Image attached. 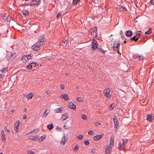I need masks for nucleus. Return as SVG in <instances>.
<instances>
[{
  "label": "nucleus",
  "mask_w": 154,
  "mask_h": 154,
  "mask_svg": "<svg viewBox=\"0 0 154 154\" xmlns=\"http://www.w3.org/2000/svg\"><path fill=\"white\" fill-rule=\"evenodd\" d=\"M16 56V52L15 51L12 50H9L7 51L6 58L9 61H11L14 60Z\"/></svg>",
  "instance_id": "1"
},
{
  "label": "nucleus",
  "mask_w": 154,
  "mask_h": 154,
  "mask_svg": "<svg viewBox=\"0 0 154 154\" xmlns=\"http://www.w3.org/2000/svg\"><path fill=\"white\" fill-rule=\"evenodd\" d=\"M41 0H32L30 6L32 7V8H34L38 6Z\"/></svg>",
  "instance_id": "2"
},
{
  "label": "nucleus",
  "mask_w": 154,
  "mask_h": 154,
  "mask_svg": "<svg viewBox=\"0 0 154 154\" xmlns=\"http://www.w3.org/2000/svg\"><path fill=\"white\" fill-rule=\"evenodd\" d=\"M97 28L96 27L91 28L90 31V32L92 35L94 37H96L97 36Z\"/></svg>",
  "instance_id": "3"
},
{
  "label": "nucleus",
  "mask_w": 154,
  "mask_h": 154,
  "mask_svg": "<svg viewBox=\"0 0 154 154\" xmlns=\"http://www.w3.org/2000/svg\"><path fill=\"white\" fill-rule=\"evenodd\" d=\"M128 141V140L127 139H125V140L123 139L121 141H120V143L119 144L120 149H121V148H122V149H123L124 148Z\"/></svg>",
  "instance_id": "4"
},
{
  "label": "nucleus",
  "mask_w": 154,
  "mask_h": 154,
  "mask_svg": "<svg viewBox=\"0 0 154 154\" xmlns=\"http://www.w3.org/2000/svg\"><path fill=\"white\" fill-rule=\"evenodd\" d=\"M45 43V42L39 41L35 44L34 45L32 46L31 48H39L41 45H42Z\"/></svg>",
  "instance_id": "5"
},
{
  "label": "nucleus",
  "mask_w": 154,
  "mask_h": 154,
  "mask_svg": "<svg viewBox=\"0 0 154 154\" xmlns=\"http://www.w3.org/2000/svg\"><path fill=\"white\" fill-rule=\"evenodd\" d=\"M109 89H105L103 91L104 96L107 97L109 98L111 97V96L110 94L109 93Z\"/></svg>",
  "instance_id": "6"
},
{
  "label": "nucleus",
  "mask_w": 154,
  "mask_h": 154,
  "mask_svg": "<svg viewBox=\"0 0 154 154\" xmlns=\"http://www.w3.org/2000/svg\"><path fill=\"white\" fill-rule=\"evenodd\" d=\"M120 45V43L119 41V40H116L115 41L113 44L112 48H118V47H119V46Z\"/></svg>",
  "instance_id": "7"
},
{
  "label": "nucleus",
  "mask_w": 154,
  "mask_h": 154,
  "mask_svg": "<svg viewBox=\"0 0 154 154\" xmlns=\"http://www.w3.org/2000/svg\"><path fill=\"white\" fill-rule=\"evenodd\" d=\"M92 47L91 48H98L97 42L95 39H93L92 42Z\"/></svg>",
  "instance_id": "8"
},
{
  "label": "nucleus",
  "mask_w": 154,
  "mask_h": 154,
  "mask_svg": "<svg viewBox=\"0 0 154 154\" xmlns=\"http://www.w3.org/2000/svg\"><path fill=\"white\" fill-rule=\"evenodd\" d=\"M112 147L111 146L108 145L105 149V153L106 154H109L111 151Z\"/></svg>",
  "instance_id": "9"
},
{
  "label": "nucleus",
  "mask_w": 154,
  "mask_h": 154,
  "mask_svg": "<svg viewBox=\"0 0 154 154\" xmlns=\"http://www.w3.org/2000/svg\"><path fill=\"white\" fill-rule=\"evenodd\" d=\"M67 140V138L66 137V136L64 135L62 138L61 144L63 145H64L65 143L66 142Z\"/></svg>",
  "instance_id": "10"
},
{
  "label": "nucleus",
  "mask_w": 154,
  "mask_h": 154,
  "mask_svg": "<svg viewBox=\"0 0 154 154\" xmlns=\"http://www.w3.org/2000/svg\"><path fill=\"white\" fill-rule=\"evenodd\" d=\"M39 138V136H29L28 137V138L30 140H38Z\"/></svg>",
  "instance_id": "11"
},
{
  "label": "nucleus",
  "mask_w": 154,
  "mask_h": 154,
  "mask_svg": "<svg viewBox=\"0 0 154 154\" xmlns=\"http://www.w3.org/2000/svg\"><path fill=\"white\" fill-rule=\"evenodd\" d=\"M68 107L73 110H75L76 108V105L72 102L69 103Z\"/></svg>",
  "instance_id": "12"
},
{
  "label": "nucleus",
  "mask_w": 154,
  "mask_h": 154,
  "mask_svg": "<svg viewBox=\"0 0 154 154\" xmlns=\"http://www.w3.org/2000/svg\"><path fill=\"white\" fill-rule=\"evenodd\" d=\"M60 97L61 98H63L66 101L68 100L69 99V98L68 95L65 94H62L61 95Z\"/></svg>",
  "instance_id": "13"
},
{
  "label": "nucleus",
  "mask_w": 154,
  "mask_h": 154,
  "mask_svg": "<svg viewBox=\"0 0 154 154\" xmlns=\"http://www.w3.org/2000/svg\"><path fill=\"white\" fill-rule=\"evenodd\" d=\"M45 36L44 35H42L39 36L38 37V39L39 41L41 42H45Z\"/></svg>",
  "instance_id": "14"
},
{
  "label": "nucleus",
  "mask_w": 154,
  "mask_h": 154,
  "mask_svg": "<svg viewBox=\"0 0 154 154\" xmlns=\"http://www.w3.org/2000/svg\"><path fill=\"white\" fill-rule=\"evenodd\" d=\"M20 123L19 121H16L15 125V128L14 130L16 132H17L18 130V128L20 125Z\"/></svg>",
  "instance_id": "15"
},
{
  "label": "nucleus",
  "mask_w": 154,
  "mask_h": 154,
  "mask_svg": "<svg viewBox=\"0 0 154 154\" xmlns=\"http://www.w3.org/2000/svg\"><path fill=\"white\" fill-rule=\"evenodd\" d=\"M113 121L115 124V127H116L119 125V122L117 117L115 116L113 118Z\"/></svg>",
  "instance_id": "16"
},
{
  "label": "nucleus",
  "mask_w": 154,
  "mask_h": 154,
  "mask_svg": "<svg viewBox=\"0 0 154 154\" xmlns=\"http://www.w3.org/2000/svg\"><path fill=\"white\" fill-rule=\"evenodd\" d=\"M146 118L147 120L152 122V120L154 118V116L152 115L148 114L146 117Z\"/></svg>",
  "instance_id": "17"
},
{
  "label": "nucleus",
  "mask_w": 154,
  "mask_h": 154,
  "mask_svg": "<svg viewBox=\"0 0 154 154\" xmlns=\"http://www.w3.org/2000/svg\"><path fill=\"white\" fill-rule=\"evenodd\" d=\"M1 16L3 19L5 21H7V18L8 16V14H7L4 13L2 14Z\"/></svg>",
  "instance_id": "18"
},
{
  "label": "nucleus",
  "mask_w": 154,
  "mask_h": 154,
  "mask_svg": "<svg viewBox=\"0 0 154 154\" xmlns=\"http://www.w3.org/2000/svg\"><path fill=\"white\" fill-rule=\"evenodd\" d=\"M67 40L66 39H63L62 42L60 43V46H61L62 45V47H65L67 45Z\"/></svg>",
  "instance_id": "19"
},
{
  "label": "nucleus",
  "mask_w": 154,
  "mask_h": 154,
  "mask_svg": "<svg viewBox=\"0 0 154 154\" xmlns=\"http://www.w3.org/2000/svg\"><path fill=\"white\" fill-rule=\"evenodd\" d=\"M103 136V135L100 134L97 135L94 137V140H97L101 138Z\"/></svg>",
  "instance_id": "20"
},
{
  "label": "nucleus",
  "mask_w": 154,
  "mask_h": 154,
  "mask_svg": "<svg viewBox=\"0 0 154 154\" xmlns=\"http://www.w3.org/2000/svg\"><path fill=\"white\" fill-rule=\"evenodd\" d=\"M50 112V110L49 109H47L45 110V112L42 115L43 117H45Z\"/></svg>",
  "instance_id": "21"
},
{
  "label": "nucleus",
  "mask_w": 154,
  "mask_h": 154,
  "mask_svg": "<svg viewBox=\"0 0 154 154\" xmlns=\"http://www.w3.org/2000/svg\"><path fill=\"white\" fill-rule=\"evenodd\" d=\"M125 35L127 36H130L132 34V32L131 30H128L125 33Z\"/></svg>",
  "instance_id": "22"
},
{
  "label": "nucleus",
  "mask_w": 154,
  "mask_h": 154,
  "mask_svg": "<svg viewBox=\"0 0 154 154\" xmlns=\"http://www.w3.org/2000/svg\"><path fill=\"white\" fill-rule=\"evenodd\" d=\"M68 116V115L67 113H64L61 117V118L63 120V121L67 118Z\"/></svg>",
  "instance_id": "23"
},
{
  "label": "nucleus",
  "mask_w": 154,
  "mask_h": 154,
  "mask_svg": "<svg viewBox=\"0 0 154 154\" xmlns=\"http://www.w3.org/2000/svg\"><path fill=\"white\" fill-rule=\"evenodd\" d=\"M63 109V107H61L59 108H57L54 110V112L56 113H59L61 111H62Z\"/></svg>",
  "instance_id": "24"
},
{
  "label": "nucleus",
  "mask_w": 154,
  "mask_h": 154,
  "mask_svg": "<svg viewBox=\"0 0 154 154\" xmlns=\"http://www.w3.org/2000/svg\"><path fill=\"white\" fill-rule=\"evenodd\" d=\"M1 137L2 139L3 140L6 139L5 133L3 130H2L1 131Z\"/></svg>",
  "instance_id": "25"
},
{
  "label": "nucleus",
  "mask_w": 154,
  "mask_h": 154,
  "mask_svg": "<svg viewBox=\"0 0 154 154\" xmlns=\"http://www.w3.org/2000/svg\"><path fill=\"white\" fill-rule=\"evenodd\" d=\"M117 8L118 10H119V11H123L124 9H125V8L124 7H122L119 5L118 6Z\"/></svg>",
  "instance_id": "26"
},
{
  "label": "nucleus",
  "mask_w": 154,
  "mask_h": 154,
  "mask_svg": "<svg viewBox=\"0 0 154 154\" xmlns=\"http://www.w3.org/2000/svg\"><path fill=\"white\" fill-rule=\"evenodd\" d=\"M32 64H34V62H32L29 65H27L26 68L28 69H30L32 68Z\"/></svg>",
  "instance_id": "27"
},
{
  "label": "nucleus",
  "mask_w": 154,
  "mask_h": 154,
  "mask_svg": "<svg viewBox=\"0 0 154 154\" xmlns=\"http://www.w3.org/2000/svg\"><path fill=\"white\" fill-rule=\"evenodd\" d=\"M22 60L24 63L29 61L27 59V57L26 56H24L22 57Z\"/></svg>",
  "instance_id": "28"
},
{
  "label": "nucleus",
  "mask_w": 154,
  "mask_h": 154,
  "mask_svg": "<svg viewBox=\"0 0 154 154\" xmlns=\"http://www.w3.org/2000/svg\"><path fill=\"white\" fill-rule=\"evenodd\" d=\"M114 138L112 137H111L110 141V144L109 145H110V146H113L114 145Z\"/></svg>",
  "instance_id": "29"
},
{
  "label": "nucleus",
  "mask_w": 154,
  "mask_h": 154,
  "mask_svg": "<svg viewBox=\"0 0 154 154\" xmlns=\"http://www.w3.org/2000/svg\"><path fill=\"white\" fill-rule=\"evenodd\" d=\"M138 38L139 37H137L136 38V37L135 36V35H134V36L133 37L130 38L129 40L130 41V40H131L132 41H134L135 42H136L138 40Z\"/></svg>",
  "instance_id": "30"
},
{
  "label": "nucleus",
  "mask_w": 154,
  "mask_h": 154,
  "mask_svg": "<svg viewBox=\"0 0 154 154\" xmlns=\"http://www.w3.org/2000/svg\"><path fill=\"white\" fill-rule=\"evenodd\" d=\"M47 127L49 130H51L54 128L53 124L51 123V124L48 125L47 126Z\"/></svg>",
  "instance_id": "31"
},
{
  "label": "nucleus",
  "mask_w": 154,
  "mask_h": 154,
  "mask_svg": "<svg viewBox=\"0 0 154 154\" xmlns=\"http://www.w3.org/2000/svg\"><path fill=\"white\" fill-rule=\"evenodd\" d=\"M23 14L25 15H27L29 14V12L26 10H23L22 11Z\"/></svg>",
  "instance_id": "32"
},
{
  "label": "nucleus",
  "mask_w": 154,
  "mask_h": 154,
  "mask_svg": "<svg viewBox=\"0 0 154 154\" xmlns=\"http://www.w3.org/2000/svg\"><path fill=\"white\" fill-rule=\"evenodd\" d=\"M63 128L65 129H69L70 128L69 125L67 123H65L63 126Z\"/></svg>",
  "instance_id": "33"
},
{
  "label": "nucleus",
  "mask_w": 154,
  "mask_h": 154,
  "mask_svg": "<svg viewBox=\"0 0 154 154\" xmlns=\"http://www.w3.org/2000/svg\"><path fill=\"white\" fill-rule=\"evenodd\" d=\"M79 149V146L78 145H76L74 148V151L75 152H76Z\"/></svg>",
  "instance_id": "34"
},
{
  "label": "nucleus",
  "mask_w": 154,
  "mask_h": 154,
  "mask_svg": "<svg viewBox=\"0 0 154 154\" xmlns=\"http://www.w3.org/2000/svg\"><path fill=\"white\" fill-rule=\"evenodd\" d=\"M93 50H95V49H92ZM97 51L101 52L103 53V54H104L105 52V51L103 50V49H97Z\"/></svg>",
  "instance_id": "35"
},
{
  "label": "nucleus",
  "mask_w": 154,
  "mask_h": 154,
  "mask_svg": "<svg viewBox=\"0 0 154 154\" xmlns=\"http://www.w3.org/2000/svg\"><path fill=\"white\" fill-rule=\"evenodd\" d=\"M1 71L3 73H5L8 71V69L7 68H3L1 70Z\"/></svg>",
  "instance_id": "36"
},
{
  "label": "nucleus",
  "mask_w": 154,
  "mask_h": 154,
  "mask_svg": "<svg viewBox=\"0 0 154 154\" xmlns=\"http://www.w3.org/2000/svg\"><path fill=\"white\" fill-rule=\"evenodd\" d=\"M151 32V28H150V29L148 30L147 31H146L145 32V34L146 35L149 34H150Z\"/></svg>",
  "instance_id": "37"
},
{
  "label": "nucleus",
  "mask_w": 154,
  "mask_h": 154,
  "mask_svg": "<svg viewBox=\"0 0 154 154\" xmlns=\"http://www.w3.org/2000/svg\"><path fill=\"white\" fill-rule=\"evenodd\" d=\"M77 100L79 102H82L83 101V99L81 97H78L77 98Z\"/></svg>",
  "instance_id": "38"
},
{
  "label": "nucleus",
  "mask_w": 154,
  "mask_h": 154,
  "mask_svg": "<svg viewBox=\"0 0 154 154\" xmlns=\"http://www.w3.org/2000/svg\"><path fill=\"white\" fill-rule=\"evenodd\" d=\"M32 56L33 55L32 54H31L29 55H26V56L27 57V59L28 60L29 59H31L32 57Z\"/></svg>",
  "instance_id": "39"
},
{
  "label": "nucleus",
  "mask_w": 154,
  "mask_h": 154,
  "mask_svg": "<svg viewBox=\"0 0 154 154\" xmlns=\"http://www.w3.org/2000/svg\"><path fill=\"white\" fill-rule=\"evenodd\" d=\"M82 117L83 119L87 120L88 119L87 116L85 115H82Z\"/></svg>",
  "instance_id": "40"
},
{
  "label": "nucleus",
  "mask_w": 154,
  "mask_h": 154,
  "mask_svg": "<svg viewBox=\"0 0 154 154\" xmlns=\"http://www.w3.org/2000/svg\"><path fill=\"white\" fill-rule=\"evenodd\" d=\"M27 153L28 154H35L34 152L31 150H28L27 151Z\"/></svg>",
  "instance_id": "41"
},
{
  "label": "nucleus",
  "mask_w": 154,
  "mask_h": 154,
  "mask_svg": "<svg viewBox=\"0 0 154 154\" xmlns=\"http://www.w3.org/2000/svg\"><path fill=\"white\" fill-rule=\"evenodd\" d=\"M77 138L79 140H82L83 138V136L82 135H79L78 136Z\"/></svg>",
  "instance_id": "42"
},
{
  "label": "nucleus",
  "mask_w": 154,
  "mask_h": 154,
  "mask_svg": "<svg viewBox=\"0 0 154 154\" xmlns=\"http://www.w3.org/2000/svg\"><path fill=\"white\" fill-rule=\"evenodd\" d=\"M141 35L140 34L139 32L137 33L135 35V36L136 38L139 37V38H140L139 36Z\"/></svg>",
  "instance_id": "43"
},
{
  "label": "nucleus",
  "mask_w": 154,
  "mask_h": 154,
  "mask_svg": "<svg viewBox=\"0 0 154 154\" xmlns=\"http://www.w3.org/2000/svg\"><path fill=\"white\" fill-rule=\"evenodd\" d=\"M109 109H111V110H112L114 107V105L113 104H112L109 105Z\"/></svg>",
  "instance_id": "44"
},
{
  "label": "nucleus",
  "mask_w": 154,
  "mask_h": 154,
  "mask_svg": "<svg viewBox=\"0 0 154 154\" xmlns=\"http://www.w3.org/2000/svg\"><path fill=\"white\" fill-rule=\"evenodd\" d=\"M33 96V95L32 94V93H29L28 95V96L30 99H31L32 98V97Z\"/></svg>",
  "instance_id": "45"
},
{
  "label": "nucleus",
  "mask_w": 154,
  "mask_h": 154,
  "mask_svg": "<svg viewBox=\"0 0 154 154\" xmlns=\"http://www.w3.org/2000/svg\"><path fill=\"white\" fill-rule=\"evenodd\" d=\"M144 58L145 57L143 56H141L139 55L138 59H139L140 60H142L144 59Z\"/></svg>",
  "instance_id": "46"
},
{
  "label": "nucleus",
  "mask_w": 154,
  "mask_h": 154,
  "mask_svg": "<svg viewBox=\"0 0 154 154\" xmlns=\"http://www.w3.org/2000/svg\"><path fill=\"white\" fill-rule=\"evenodd\" d=\"M139 55H134L133 56V58L134 59H138Z\"/></svg>",
  "instance_id": "47"
},
{
  "label": "nucleus",
  "mask_w": 154,
  "mask_h": 154,
  "mask_svg": "<svg viewBox=\"0 0 154 154\" xmlns=\"http://www.w3.org/2000/svg\"><path fill=\"white\" fill-rule=\"evenodd\" d=\"M61 14L60 13H59L57 14L56 17L57 19H58L59 17H60L61 15Z\"/></svg>",
  "instance_id": "48"
},
{
  "label": "nucleus",
  "mask_w": 154,
  "mask_h": 154,
  "mask_svg": "<svg viewBox=\"0 0 154 154\" xmlns=\"http://www.w3.org/2000/svg\"><path fill=\"white\" fill-rule=\"evenodd\" d=\"M78 2L76 0H73L72 3L74 5H76Z\"/></svg>",
  "instance_id": "49"
},
{
  "label": "nucleus",
  "mask_w": 154,
  "mask_h": 154,
  "mask_svg": "<svg viewBox=\"0 0 154 154\" xmlns=\"http://www.w3.org/2000/svg\"><path fill=\"white\" fill-rule=\"evenodd\" d=\"M84 143L85 145H88L89 144V141L88 140H86L84 142Z\"/></svg>",
  "instance_id": "50"
},
{
  "label": "nucleus",
  "mask_w": 154,
  "mask_h": 154,
  "mask_svg": "<svg viewBox=\"0 0 154 154\" xmlns=\"http://www.w3.org/2000/svg\"><path fill=\"white\" fill-rule=\"evenodd\" d=\"M92 2L91 3H98V1L97 0H92Z\"/></svg>",
  "instance_id": "51"
},
{
  "label": "nucleus",
  "mask_w": 154,
  "mask_h": 154,
  "mask_svg": "<svg viewBox=\"0 0 154 154\" xmlns=\"http://www.w3.org/2000/svg\"><path fill=\"white\" fill-rule=\"evenodd\" d=\"M39 131V130L38 129H35L33 131H31L30 132H35L37 133Z\"/></svg>",
  "instance_id": "52"
},
{
  "label": "nucleus",
  "mask_w": 154,
  "mask_h": 154,
  "mask_svg": "<svg viewBox=\"0 0 154 154\" xmlns=\"http://www.w3.org/2000/svg\"><path fill=\"white\" fill-rule=\"evenodd\" d=\"M4 129L5 132L8 133H9L10 131H9V130L7 128L5 127H4Z\"/></svg>",
  "instance_id": "53"
},
{
  "label": "nucleus",
  "mask_w": 154,
  "mask_h": 154,
  "mask_svg": "<svg viewBox=\"0 0 154 154\" xmlns=\"http://www.w3.org/2000/svg\"><path fill=\"white\" fill-rule=\"evenodd\" d=\"M93 133V132L92 131H90L88 133V134H91Z\"/></svg>",
  "instance_id": "54"
},
{
  "label": "nucleus",
  "mask_w": 154,
  "mask_h": 154,
  "mask_svg": "<svg viewBox=\"0 0 154 154\" xmlns=\"http://www.w3.org/2000/svg\"><path fill=\"white\" fill-rule=\"evenodd\" d=\"M38 65V64L37 63H34V64H32V67L33 66L34 67H35L36 66H37Z\"/></svg>",
  "instance_id": "55"
},
{
  "label": "nucleus",
  "mask_w": 154,
  "mask_h": 154,
  "mask_svg": "<svg viewBox=\"0 0 154 154\" xmlns=\"http://www.w3.org/2000/svg\"><path fill=\"white\" fill-rule=\"evenodd\" d=\"M60 88L61 89H64V85H60Z\"/></svg>",
  "instance_id": "56"
},
{
  "label": "nucleus",
  "mask_w": 154,
  "mask_h": 154,
  "mask_svg": "<svg viewBox=\"0 0 154 154\" xmlns=\"http://www.w3.org/2000/svg\"><path fill=\"white\" fill-rule=\"evenodd\" d=\"M27 118V116L26 115H25L23 116V119H26Z\"/></svg>",
  "instance_id": "57"
},
{
  "label": "nucleus",
  "mask_w": 154,
  "mask_h": 154,
  "mask_svg": "<svg viewBox=\"0 0 154 154\" xmlns=\"http://www.w3.org/2000/svg\"><path fill=\"white\" fill-rule=\"evenodd\" d=\"M151 2L152 5H154V0H151Z\"/></svg>",
  "instance_id": "58"
},
{
  "label": "nucleus",
  "mask_w": 154,
  "mask_h": 154,
  "mask_svg": "<svg viewBox=\"0 0 154 154\" xmlns=\"http://www.w3.org/2000/svg\"><path fill=\"white\" fill-rule=\"evenodd\" d=\"M45 137H44L43 136H41V137H40V138H42V139H41V140H43Z\"/></svg>",
  "instance_id": "59"
},
{
  "label": "nucleus",
  "mask_w": 154,
  "mask_h": 154,
  "mask_svg": "<svg viewBox=\"0 0 154 154\" xmlns=\"http://www.w3.org/2000/svg\"><path fill=\"white\" fill-rule=\"evenodd\" d=\"M96 124L97 125H100L101 124L100 123L98 122H96Z\"/></svg>",
  "instance_id": "60"
},
{
  "label": "nucleus",
  "mask_w": 154,
  "mask_h": 154,
  "mask_svg": "<svg viewBox=\"0 0 154 154\" xmlns=\"http://www.w3.org/2000/svg\"><path fill=\"white\" fill-rule=\"evenodd\" d=\"M46 93L47 94H49L50 93V91H47L46 92Z\"/></svg>",
  "instance_id": "61"
},
{
  "label": "nucleus",
  "mask_w": 154,
  "mask_h": 154,
  "mask_svg": "<svg viewBox=\"0 0 154 154\" xmlns=\"http://www.w3.org/2000/svg\"><path fill=\"white\" fill-rule=\"evenodd\" d=\"M34 49L35 51H38V50H39V49L36 48V49Z\"/></svg>",
  "instance_id": "62"
},
{
  "label": "nucleus",
  "mask_w": 154,
  "mask_h": 154,
  "mask_svg": "<svg viewBox=\"0 0 154 154\" xmlns=\"http://www.w3.org/2000/svg\"><path fill=\"white\" fill-rule=\"evenodd\" d=\"M94 152V149H91V152H92V153H93Z\"/></svg>",
  "instance_id": "63"
},
{
  "label": "nucleus",
  "mask_w": 154,
  "mask_h": 154,
  "mask_svg": "<svg viewBox=\"0 0 154 154\" xmlns=\"http://www.w3.org/2000/svg\"><path fill=\"white\" fill-rule=\"evenodd\" d=\"M2 74H0V79L2 78Z\"/></svg>",
  "instance_id": "64"
}]
</instances>
